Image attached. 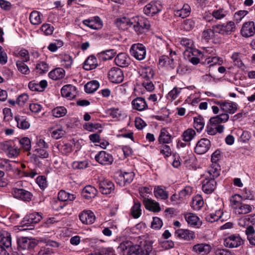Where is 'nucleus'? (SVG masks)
<instances>
[{"instance_id": "nucleus-9", "label": "nucleus", "mask_w": 255, "mask_h": 255, "mask_svg": "<svg viewBox=\"0 0 255 255\" xmlns=\"http://www.w3.org/2000/svg\"><path fill=\"white\" fill-rule=\"evenodd\" d=\"M243 243V240L239 235H232L224 240V245L229 248H238Z\"/></svg>"}, {"instance_id": "nucleus-57", "label": "nucleus", "mask_w": 255, "mask_h": 255, "mask_svg": "<svg viewBox=\"0 0 255 255\" xmlns=\"http://www.w3.org/2000/svg\"><path fill=\"white\" fill-rule=\"evenodd\" d=\"M123 172L122 170L117 171L115 174V178L117 184L121 186H125V178L123 175Z\"/></svg>"}, {"instance_id": "nucleus-1", "label": "nucleus", "mask_w": 255, "mask_h": 255, "mask_svg": "<svg viewBox=\"0 0 255 255\" xmlns=\"http://www.w3.org/2000/svg\"><path fill=\"white\" fill-rule=\"evenodd\" d=\"M221 169L218 165L215 167L209 168L206 174L205 179L203 182L202 190L206 194L212 193L216 186L215 178H217L220 174Z\"/></svg>"}, {"instance_id": "nucleus-16", "label": "nucleus", "mask_w": 255, "mask_h": 255, "mask_svg": "<svg viewBox=\"0 0 255 255\" xmlns=\"http://www.w3.org/2000/svg\"><path fill=\"white\" fill-rule=\"evenodd\" d=\"M161 10V6L159 3L155 1H151L147 4L144 7L143 11L145 14L148 16H153Z\"/></svg>"}, {"instance_id": "nucleus-8", "label": "nucleus", "mask_w": 255, "mask_h": 255, "mask_svg": "<svg viewBox=\"0 0 255 255\" xmlns=\"http://www.w3.org/2000/svg\"><path fill=\"white\" fill-rule=\"evenodd\" d=\"M109 80L113 83L119 84L122 82L124 79L123 71L119 68L113 67L108 72Z\"/></svg>"}, {"instance_id": "nucleus-64", "label": "nucleus", "mask_w": 255, "mask_h": 255, "mask_svg": "<svg viewBox=\"0 0 255 255\" xmlns=\"http://www.w3.org/2000/svg\"><path fill=\"white\" fill-rule=\"evenodd\" d=\"M72 167L75 169H83L88 166V162L86 161H74L72 164Z\"/></svg>"}, {"instance_id": "nucleus-2", "label": "nucleus", "mask_w": 255, "mask_h": 255, "mask_svg": "<svg viewBox=\"0 0 255 255\" xmlns=\"http://www.w3.org/2000/svg\"><path fill=\"white\" fill-rule=\"evenodd\" d=\"M42 218V213L39 212H33L27 215L21 222L23 227H26V229H32L34 224L39 222Z\"/></svg>"}, {"instance_id": "nucleus-47", "label": "nucleus", "mask_w": 255, "mask_h": 255, "mask_svg": "<svg viewBox=\"0 0 255 255\" xmlns=\"http://www.w3.org/2000/svg\"><path fill=\"white\" fill-rule=\"evenodd\" d=\"M141 205L139 202L134 201V204L132 207L130 212L132 217L137 219L139 218L141 214Z\"/></svg>"}, {"instance_id": "nucleus-36", "label": "nucleus", "mask_w": 255, "mask_h": 255, "mask_svg": "<svg viewBox=\"0 0 255 255\" xmlns=\"http://www.w3.org/2000/svg\"><path fill=\"white\" fill-rule=\"evenodd\" d=\"M154 194L157 198L162 200H166L168 198V192L162 188L160 186H156L154 188Z\"/></svg>"}, {"instance_id": "nucleus-44", "label": "nucleus", "mask_w": 255, "mask_h": 255, "mask_svg": "<svg viewBox=\"0 0 255 255\" xmlns=\"http://www.w3.org/2000/svg\"><path fill=\"white\" fill-rule=\"evenodd\" d=\"M97 255H117L112 248L97 247Z\"/></svg>"}, {"instance_id": "nucleus-41", "label": "nucleus", "mask_w": 255, "mask_h": 255, "mask_svg": "<svg viewBox=\"0 0 255 255\" xmlns=\"http://www.w3.org/2000/svg\"><path fill=\"white\" fill-rule=\"evenodd\" d=\"M75 198L76 195L75 194H70L64 190H61L58 195V199L63 202L68 200L73 201Z\"/></svg>"}, {"instance_id": "nucleus-33", "label": "nucleus", "mask_w": 255, "mask_h": 255, "mask_svg": "<svg viewBox=\"0 0 255 255\" xmlns=\"http://www.w3.org/2000/svg\"><path fill=\"white\" fill-rule=\"evenodd\" d=\"M204 205V201L201 195H197L194 197L191 203V207L193 210H200Z\"/></svg>"}, {"instance_id": "nucleus-15", "label": "nucleus", "mask_w": 255, "mask_h": 255, "mask_svg": "<svg viewBox=\"0 0 255 255\" xmlns=\"http://www.w3.org/2000/svg\"><path fill=\"white\" fill-rule=\"evenodd\" d=\"M175 236L185 241H190L196 238V234L194 232L187 229H178L175 232Z\"/></svg>"}, {"instance_id": "nucleus-51", "label": "nucleus", "mask_w": 255, "mask_h": 255, "mask_svg": "<svg viewBox=\"0 0 255 255\" xmlns=\"http://www.w3.org/2000/svg\"><path fill=\"white\" fill-rule=\"evenodd\" d=\"M241 57L242 56L240 53L238 52L233 53L231 59L235 66L240 68H242L244 66Z\"/></svg>"}, {"instance_id": "nucleus-52", "label": "nucleus", "mask_w": 255, "mask_h": 255, "mask_svg": "<svg viewBox=\"0 0 255 255\" xmlns=\"http://www.w3.org/2000/svg\"><path fill=\"white\" fill-rule=\"evenodd\" d=\"M53 116L56 118H60L65 116L67 113L66 109L63 107H57L52 111Z\"/></svg>"}, {"instance_id": "nucleus-24", "label": "nucleus", "mask_w": 255, "mask_h": 255, "mask_svg": "<svg viewBox=\"0 0 255 255\" xmlns=\"http://www.w3.org/2000/svg\"><path fill=\"white\" fill-rule=\"evenodd\" d=\"M191 12V8L187 3H184L182 8L174 10V14L175 16L185 18L189 16Z\"/></svg>"}, {"instance_id": "nucleus-60", "label": "nucleus", "mask_w": 255, "mask_h": 255, "mask_svg": "<svg viewBox=\"0 0 255 255\" xmlns=\"http://www.w3.org/2000/svg\"><path fill=\"white\" fill-rule=\"evenodd\" d=\"M36 69L40 74L44 73L48 71V65L45 62L40 61L37 64Z\"/></svg>"}, {"instance_id": "nucleus-40", "label": "nucleus", "mask_w": 255, "mask_h": 255, "mask_svg": "<svg viewBox=\"0 0 255 255\" xmlns=\"http://www.w3.org/2000/svg\"><path fill=\"white\" fill-rule=\"evenodd\" d=\"M196 135L195 131L192 128H189L183 131L182 137L184 141L189 142L195 137Z\"/></svg>"}, {"instance_id": "nucleus-61", "label": "nucleus", "mask_w": 255, "mask_h": 255, "mask_svg": "<svg viewBox=\"0 0 255 255\" xmlns=\"http://www.w3.org/2000/svg\"><path fill=\"white\" fill-rule=\"evenodd\" d=\"M107 114L113 118H118L122 115L121 111L118 108H110L107 110Z\"/></svg>"}, {"instance_id": "nucleus-6", "label": "nucleus", "mask_w": 255, "mask_h": 255, "mask_svg": "<svg viewBox=\"0 0 255 255\" xmlns=\"http://www.w3.org/2000/svg\"><path fill=\"white\" fill-rule=\"evenodd\" d=\"M179 43L185 48L184 54L186 55L191 57L201 54V52L198 50L193 48V42L191 39L185 37L181 38L179 39Z\"/></svg>"}, {"instance_id": "nucleus-48", "label": "nucleus", "mask_w": 255, "mask_h": 255, "mask_svg": "<svg viewBox=\"0 0 255 255\" xmlns=\"http://www.w3.org/2000/svg\"><path fill=\"white\" fill-rule=\"evenodd\" d=\"M141 255H156V252L153 250L150 243L146 242L141 249Z\"/></svg>"}, {"instance_id": "nucleus-42", "label": "nucleus", "mask_w": 255, "mask_h": 255, "mask_svg": "<svg viewBox=\"0 0 255 255\" xmlns=\"http://www.w3.org/2000/svg\"><path fill=\"white\" fill-rule=\"evenodd\" d=\"M15 120L17 125V127L22 129H26L29 128L30 124L23 117L19 116L15 117Z\"/></svg>"}, {"instance_id": "nucleus-34", "label": "nucleus", "mask_w": 255, "mask_h": 255, "mask_svg": "<svg viewBox=\"0 0 255 255\" xmlns=\"http://www.w3.org/2000/svg\"><path fill=\"white\" fill-rule=\"evenodd\" d=\"M42 14L36 10L32 11L29 15V20L33 25H38L42 22Z\"/></svg>"}, {"instance_id": "nucleus-23", "label": "nucleus", "mask_w": 255, "mask_h": 255, "mask_svg": "<svg viewBox=\"0 0 255 255\" xmlns=\"http://www.w3.org/2000/svg\"><path fill=\"white\" fill-rule=\"evenodd\" d=\"M139 73L142 81L152 80L154 75V70L149 66L141 67Z\"/></svg>"}, {"instance_id": "nucleus-28", "label": "nucleus", "mask_w": 255, "mask_h": 255, "mask_svg": "<svg viewBox=\"0 0 255 255\" xmlns=\"http://www.w3.org/2000/svg\"><path fill=\"white\" fill-rule=\"evenodd\" d=\"M172 140V135L169 133L167 130L163 128L160 130L158 141L160 143L167 144L171 142Z\"/></svg>"}, {"instance_id": "nucleus-46", "label": "nucleus", "mask_w": 255, "mask_h": 255, "mask_svg": "<svg viewBox=\"0 0 255 255\" xmlns=\"http://www.w3.org/2000/svg\"><path fill=\"white\" fill-rule=\"evenodd\" d=\"M157 149L159 150L160 154H162L165 158L169 157L172 153V150L170 146L163 143H161Z\"/></svg>"}, {"instance_id": "nucleus-50", "label": "nucleus", "mask_w": 255, "mask_h": 255, "mask_svg": "<svg viewBox=\"0 0 255 255\" xmlns=\"http://www.w3.org/2000/svg\"><path fill=\"white\" fill-rule=\"evenodd\" d=\"M205 122L201 116L194 118V127L197 131H201L204 128Z\"/></svg>"}, {"instance_id": "nucleus-49", "label": "nucleus", "mask_w": 255, "mask_h": 255, "mask_svg": "<svg viewBox=\"0 0 255 255\" xmlns=\"http://www.w3.org/2000/svg\"><path fill=\"white\" fill-rule=\"evenodd\" d=\"M61 63L64 68L69 69L73 63V60L71 56L65 54L62 56Z\"/></svg>"}, {"instance_id": "nucleus-29", "label": "nucleus", "mask_w": 255, "mask_h": 255, "mask_svg": "<svg viewBox=\"0 0 255 255\" xmlns=\"http://www.w3.org/2000/svg\"><path fill=\"white\" fill-rule=\"evenodd\" d=\"M144 203L147 210L154 212H158L160 211L159 204L153 200L149 199L144 200Z\"/></svg>"}, {"instance_id": "nucleus-18", "label": "nucleus", "mask_w": 255, "mask_h": 255, "mask_svg": "<svg viewBox=\"0 0 255 255\" xmlns=\"http://www.w3.org/2000/svg\"><path fill=\"white\" fill-rule=\"evenodd\" d=\"M98 154L97 155V162H98L102 165H110L113 162V156L105 151H98Z\"/></svg>"}, {"instance_id": "nucleus-22", "label": "nucleus", "mask_w": 255, "mask_h": 255, "mask_svg": "<svg viewBox=\"0 0 255 255\" xmlns=\"http://www.w3.org/2000/svg\"><path fill=\"white\" fill-rule=\"evenodd\" d=\"M76 90L75 86L70 84L66 85L61 90V95L69 99H73L76 96Z\"/></svg>"}, {"instance_id": "nucleus-53", "label": "nucleus", "mask_w": 255, "mask_h": 255, "mask_svg": "<svg viewBox=\"0 0 255 255\" xmlns=\"http://www.w3.org/2000/svg\"><path fill=\"white\" fill-rule=\"evenodd\" d=\"M19 143L22 148L25 151L30 150L31 147V141L29 138L24 137L19 140Z\"/></svg>"}, {"instance_id": "nucleus-11", "label": "nucleus", "mask_w": 255, "mask_h": 255, "mask_svg": "<svg viewBox=\"0 0 255 255\" xmlns=\"http://www.w3.org/2000/svg\"><path fill=\"white\" fill-rule=\"evenodd\" d=\"M99 190L102 194H110L114 191L115 185L111 181L108 179L100 180Z\"/></svg>"}, {"instance_id": "nucleus-39", "label": "nucleus", "mask_w": 255, "mask_h": 255, "mask_svg": "<svg viewBox=\"0 0 255 255\" xmlns=\"http://www.w3.org/2000/svg\"><path fill=\"white\" fill-rule=\"evenodd\" d=\"M84 69L91 70L96 68V57L94 55L89 56L84 62Z\"/></svg>"}, {"instance_id": "nucleus-25", "label": "nucleus", "mask_w": 255, "mask_h": 255, "mask_svg": "<svg viewBox=\"0 0 255 255\" xmlns=\"http://www.w3.org/2000/svg\"><path fill=\"white\" fill-rule=\"evenodd\" d=\"M3 149L7 151V155L9 158L16 157L19 153V149L10 144L8 142L3 143Z\"/></svg>"}, {"instance_id": "nucleus-17", "label": "nucleus", "mask_w": 255, "mask_h": 255, "mask_svg": "<svg viewBox=\"0 0 255 255\" xmlns=\"http://www.w3.org/2000/svg\"><path fill=\"white\" fill-rule=\"evenodd\" d=\"M241 34L245 37L253 36L255 33V26L253 21L245 22L241 30Z\"/></svg>"}, {"instance_id": "nucleus-32", "label": "nucleus", "mask_w": 255, "mask_h": 255, "mask_svg": "<svg viewBox=\"0 0 255 255\" xmlns=\"http://www.w3.org/2000/svg\"><path fill=\"white\" fill-rule=\"evenodd\" d=\"M50 78L53 80H57L65 76V71L63 68H57L51 71L48 74Z\"/></svg>"}, {"instance_id": "nucleus-59", "label": "nucleus", "mask_w": 255, "mask_h": 255, "mask_svg": "<svg viewBox=\"0 0 255 255\" xmlns=\"http://www.w3.org/2000/svg\"><path fill=\"white\" fill-rule=\"evenodd\" d=\"M63 45V42L60 40H56L54 42L51 43L48 46V49L51 52H55L58 48Z\"/></svg>"}, {"instance_id": "nucleus-62", "label": "nucleus", "mask_w": 255, "mask_h": 255, "mask_svg": "<svg viewBox=\"0 0 255 255\" xmlns=\"http://www.w3.org/2000/svg\"><path fill=\"white\" fill-rule=\"evenodd\" d=\"M85 91L87 93H93L96 91V80H92L85 85Z\"/></svg>"}, {"instance_id": "nucleus-14", "label": "nucleus", "mask_w": 255, "mask_h": 255, "mask_svg": "<svg viewBox=\"0 0 255 255\" xmlns=\"http://www.w3.org/2000/svg\"><path fill=\"white\" fill-rule=\"evenodd\" d=\"M11 240L10 234L7 232L2 233L0 235V254L4 255L6 253L4 249L11 246Z\"/></svg>"}, {"instance_id": "nucleus-5", "label": "nucleus", "mask_w": 255, "mask_h": 255, "mask_svg": "<svg viewBox=\"0 0 255 255\" xmlns=\"http://www.w3.org/2000/svg\"><path fill=\"white\" fill-rule=\"evenodd\" d=\"M130 55L138 60H143L146 56L145 47L141 43H135L131 45L129 49Z\"/></svg>"}, {"instance_id": "nucleus-58", "label": "nucleus", "mask_w": 255, "mask_h": 255, "mask_svg": "<svg viewBox=\"0 0 255 255\" xmlns=\"http://www.w3.org/2000/svg\"><path fill=\"white\" fill-rule=\"evenodd\" d=\"M127 255H141V248L137 245L129 247Z\"/></svg>"}, {"instance_id": "nucleus-21", "label": "nucleus", "mask_w": 255, "mask_h": 255, "mask_svg": "<svg viewBox=\"0 0 255 255\" xmlns=\"http://www.w3.org/2000/svg\"><path fill=\"white\" fill-rule=\"evenodd\" d=\"M115 63L120 67H126L130 64V59L126 53H120L115 58Z\"/></svg>"}, {"instance_id": "nucleus-19", "label": "nucleus", "mask_w": 255, "mask_h": 255, "mask_svg": "<svg viewBox=\"0 0 255 255\" xmlns=\"http://www.w3.org/2000/svg\"><path fill=\"white\" fill-rule=\"evenodd\" d=\"M80 221L85 224H92L95 220L94 213L90 210L84 211L79 215Z\"/></svg>"}, {"instance_id": "nucleus-55", "label": "nucleus", "mask_w": 255, "mask_h": 255, "mask_svg": "<svg viewBox=\"0 0 255 255\" xmlns=\"http://www.w3.org/2000/svg\"><path fill=\"white\" fill-rule=\"evenodd\" d=\"M221 156V151L219 150H216L211 155V161L212 164L209 168L215 167V165H218L220 167L219 164L217 163L218 161L220 159Z\"/></svg>"}, {"instance_id": "nucleus-63", "label": "nucleus", "mask_w": 255, "mask_h": 255, "mask_svg": "<svg viewBox=\"0 0 255 255\" xmlns=\"http://www.w3.org/2000/svg\"><path fill=\"white\" fill-rule=\"evenodd\" d=\"M125 183V186L129 184L132 181L134 177V173L132 171L129 172H123Z\"/></svg>"}, {"instance_id": "nucleus-35", "label": "nucleus", "mask_w": 255, "mask_h": 255, "mask_svg": "<svg viewBox=\"0 0 255 255\" xmlns=\"http://www.w3.org/2000/svg\"><path fill=\"white\" fill-rule=\"evenodd\" d=\"M245 234L250 244L255 246V230L254 227L252 226L247 227Z\"/></svg>"}, {"instance_id": "nucleus-12", "label": "nucleus", "mask_w": 255, "mask_h": 255, "mask_svg": "<svg viewBox=\"0 0 255 255\" xmlns=\"http://www.w3.org/2000/svg\"><path fill=\"white\" fill-rule=\"evenodd\" d=\"M11 193L13 197L24 201H30L32 197V194L29 191L23 189L12 188Z\"/></svg>"}, {"instance_id": "nucleus-38", "label": "nucleus", "mask_w": 255, "mask_h": 255, "mask_svg": "<svg viewBox=\"0 0 255 255\" xmlns=\"http://www.w3.org/2000/svg\"><path fill=\"white\" fill-rule=\"evenodd\" d=\"M133 23V22H131L128 18L125 17L120 18H117L116 22V25L119 28L122 29H127L128 26H131Z\"/></svg>"}, {"instance_id": "nucleus-30", "label": "nucleus", "mask_w": 255, "mask_h": 255, "mask_svg": "<svg viewBox=\"0 0 255 255\" xmlns=\"http://www.w3.org/2000/svg\"><path fill=\"white\" fill-rule=\"evenodd\" d=\"M218 32L215 28V25H213L211 28L205 29L203 31L202 37L207 41L217 37L218 36Z\"/></svg>"}, {"instance_id": "nucleus-43", "label": "nucleus", "mask_w": 255, "mask_h": 255, "mask_svg": "<svg viewBox=\"0 0 255 255\" xmlns=\"http://www.w3.org/2000/svg\"><path fill=\"white\" fill-rule=\"evenodd\" d=\"M195 21L192 18L184 20L181 24V28L185 31H190L195 26Z\"/></svg>"}, {"instance_id": "nucleus-37", "label": "nucleus", "mask_w": 255, "mask_h": 255, "mask_svg": "<svg viewBox=\"0 0 255 255\" xmlns=\"http://www.w3.org/2000/svg\"><path fill=\"white\" fill-rule=\"evenodd\" d=\"M95 188L90 185L86 186L82 191V196L86 199L89 200L95 197Z\"/></svg>"}, {"instance_id": "nucleus-56", "label": "nucleus", "mask_w": 255, "mask_h": 255, "mask_svg": "<svg viewBox=\"0 0 255 255\" xmlns=\"http://www.w3.org/2000/svg\"><path fill=\"white\" fill-rule=\"evenodd\" d=\"M16 64L18 70L22 74L26 75L29 73L30 70L24 61H17Z\"/></svg>"}, {"instance_id": "nucleus-13", "label": "nucleus", "mask_w": 255, "mask_h": 255, "mask_svg": "<svg viewBox=\"0 0 255 255\" xmlns=\"http://www.w3.org/2000/svg\"><path fill=\"white\" fill-rule=\"evenodd\" d=\"M211 246L206 243H198L191 248V251L198 255H207L211 251Z\"/></svg>"}, {"instance_id": "nucleus-7", "label": "nucleus", "mask_w": 255, "mask_h": 255, "mask_svg": "<svg viewBox=\"0 0 255 255\" xmlns=\"http://www.w3.org/2000/svg\"><path fill=\"white\" fill-rule=\"evenodd\" d=\"M216 103L219 106L221 110L224 112V114L233 115L235 114L237 110L238 105L236 103L229 101H217Z\"/></svg>"}, {"instance_id": "nucleus-54", "label": "nucleus", "mask_w": 255, "mask_h": 255, "mask_svg": "<svg viewBox=\"0 0 255 255\" xmlns=\"http://www.w3.org/2000/svg\"><path fill=\"white\" fill-rule=\"evenodd\" d=\"M227 14V11L222 8L214 10L212 13V16L216 19H221L224 18Z\"/></svg>"}, {"instance_id": "nucleus-27", "label": "nucleus", "mask_w": 255, "mask_h": 255, "mask_svg": "<svg viewBox=\"0 0 255 255\" xmlns=\"http://www.w3.org/2000/svg\"><path fill=\"white\" fill-rule=\"evenodd\" d=\"M184 218L187 223L192 226L198 227L201 225L199 217L194 213H186Z\"/></svg>"}, {"instance_id": "nucleus-10", "label": "nucleus", "mask_w": 255, "mask_h": 255, "mask_svg": "<svg viewBox=\"0 0 255 255\" xmlns=\"http://www.w3.org/2000/svg\"><path fill=\"white\" fill-rule=\"evenodd\" d=\"M211 142L206 138L200 139L196 143L194 151L198 154H203L206 153L211 147Z\"/></svg>"}, {"instance_id": "nucleus-20", "label": "nucleus", "mask_w": 255, "mask_h": 255, "mask_svg": "<svg viewBox=\"0 0 255 255\" xmlns=\"http://www.w3.org/2000/svg\"><path fill=\"white\" fill-rule=\"evenodd\" d=\"M18 247L22 250L33 249L36 246L35 243L31 239L21 237L17 240Z\"/></svg>"}, {"instance_id": "nucleus-26", "label": "nucleus", "mask_w": 255, "mask_h": 255, "mask_svg": "<svg viewBox=\"0 0 255 255\" xmlns=\"http://www.w3.org/2000/svg\"><path fill=\"white\" fill-rule=\"evenodd\" d=\"M229 117L230 116L228 114L222 113L216 116L211 117L209 121L212 126H216L227 122L229 120Z\"/></svg>"}, {"instance_id": "nucleus-45", "label": "nucleus", "mask_w": 255, "mask_h": 255, "mask_svg": "<svg viewBox=\"0 0 255 255\" xmlns=\"http://www.w3.org/2000/svg\"><path fill=\"white\" fill-rule=\"evenodd\" d=\"M254 208L253 205L241 203L239 207L237 208V211L240 214H246L250 213Z\"/></svg>"}, {"instance_id": "nucleus-4", "label": "nucleus", "mask_w": 255, "mask_h": 255, "mask_svg": "<svg viewBox=\"0 0 255 255\" xmlns=\"http://www.w3.org/2000/svg\"><path fill=\"white\" fill-rule=\"evenodd\" d=\"M133 28L137 34H141L147 30L150 27L149 20L143 17H136L133 19Z\"/></svg>"}, {"instance_id": "nucleus-3", "label": "nucleus", "mask_w": 255, "mask_h": 255, "mask_svg": "<svg viewBox=\"0 0 255 255\" xmlns=\"http://www.w3.org/2000/svg\"><path fill=\"white\" fill-rule=\"evenodd\" d=\"M215 25L218 33L223 36L231 35L236 29L235 23L233 21H229L225 23H220Z\"/></svg>"}, {"instance_id": "nucleus-31", "label": "nucleus", "mask_w": 255, "mask_h": 255, "mask_svg": "<svg viewBox=\"0 0 255 255\" xmlns=\"http://www.w3.org/2000/svg\"><path fill=\"white\" fill-rule=\"evenodd\" d=\"M133 108L138 111H143L147 108V105L144 99L140 97L136 98L132 102Z\"/></svg>"}]
</instances>
